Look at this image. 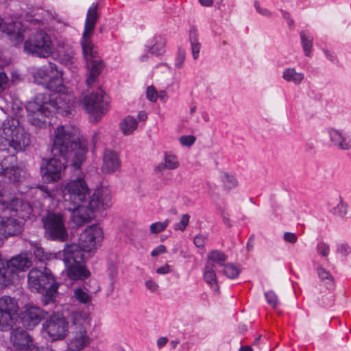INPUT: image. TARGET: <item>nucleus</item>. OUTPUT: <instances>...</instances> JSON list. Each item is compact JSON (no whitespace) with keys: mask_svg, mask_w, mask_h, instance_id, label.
Wrapping results in <instances>:
<instances>
[{"mask_svg":"<svg viewBox=\"0 0 351 351\" xmlns=\"http://www.w3.org/2000/svg\"><path fill=\"white\" fill-rule=\"evenodd\" d=\"M62 72L55 65L49 69L40 68L34 74L38 84H44L51 93H38L34 100L27 102L26 110L28 121L35 127L43 128L51 123L55 111L66 116L75 106V98L62 84Z\"/></svg>","mask_w":351,"mask_h":351,"instance_id":"1","label":"nucleus"},{"mask_svg":"<svg viewBox=\"0 0 351 351\" xmlns=\"http://www.w3.org/2000/svg\"><path fill=\"white\" fill-rule=\"evenodd\" d=\"M60 191L66 206L71 211V220L77 226L90 222L96 212L106 210L112 205L110 191L97 188L90 195L82 176L63 181Z\"/></svg>","mask_w":351,"mask_h":351,"instance_id":"2","label":"nucleus"},{"mask_svg":"<svg viewBox=\"0 0 351 351\" xmlns=\"http://www.w3.org/2000/svg\"><path fill=\"white\" fill-rule=\"evenodd\" d=\"M51 152L71 161V165L80 169L85 161L88 142L80 135L78 128L71 125L56 127L51 135Z\"/></svg>","mask_w":351,"mask_h":351,"instance_id":"3","label":"nucleus"},{"mask_svg":"<svg viewBox=\"0 0 351 351\" xmlns=\"http://www.w3.org/2000/svg\"><path fill=\"white\" fill-rule=\"evenodd\" d=\"M0 206L3 214L0 215V239L18 234L21 232V222L29 218L33 209L30 204L19 198H12L5 189L0 191Z\"/></svg>","mask_w":351,"mask_h":351,"instance_id":"4","label":"nucleus"},{"mask_svg":"<svg viewBox=\"0 0 351 351\" xmlns=\"http://www.w3.org/2000/svg\"><path fill=\"white\" fill-rule=\"evenodd\" d=\"M29 143V134L17 119L10 117L3 121L0 128L1 150L12 148L16 152H21Z\"/></svg>","mask_w":351,"mask_h":351,"instance_id":"5","label":"nucleus"},{"mask_svg":"<svg viewBox=\"0 0 351 351\" xmlns=\"http://www.w3.org/2000/svg\"><path fill=\"white\" fill-rule=\"evenodd\" d=\"M68 278L72 280H84L90 276L85 263L84 254L76 243L65 245L62 259Z\"/></svg>","mask_w":351,"mask_h":351,"instance_id":"6","label":"nucleus"},{"mask_svg":"<svg viewBox=\"0 0 351 351\" xmlns=\"http://www.w3.org/2000/svg\"><path fill=\"white\" fill-rule=\"evenodd\" d=\"M32 265V255L21 253L8 261L0 258V285L9 287L16 285L19 281V271H24Z\"/></svg>","mask_w":351,"mask_h":351,"instance_id":"7","label":"nucleus"},{"mask_svg":"<svg viewBox=\"0 0 351 351\" xmlns=\"http://www.w3.org/2000/svg\"><path fill=\"white\" fill-rule=\"evenodd\" d=\"M28 285L32 291H45L43 296L45 305L54 300L59 287L51 271L46 267L43 271L32 269L28 274Z\"/></svg>","mask_w":351,"mask_h":351,"instance_id":"8","label":"nucleus"},{"mask_svg":"<svg viewBox=\"0 0 351 351\" xmlns=\"http://www.w3.org/2000/svg\"><path fill=\"white\" fill-rule=\"evenodd\" d=\"M82 108L89 115L91 122H97L108 110L109 99L102 91L82 95L80 99Z\"/></svg>","mask_w":351,"mask_h":351,"instance_id":"9","label":"nucleus"},{"mask_svg":"<svg viewBox=\"0 0 351 351\" xmlns=\"http://www.w3.org/2000/svg\"><path fill=\"white\" fill-rule=\"evenodd\" d=\"M24 51L29 56L37 58H47L50 56L66 65H74L76 58L66 53L64 45H24Z\"/></svg>","mask_w":351,"mask_h":351,"instance_id":"10","label":"nucleus"},{"mask_svg":"<svg viewBox=\"0 0 351 351\" xmlns=\"http://www.w3.org/2000/svg\"><path fill=\"white\" fill-rule=\"evenodd\" d=\"M104 233L101 226L97 223L88 226L80 234L78 247L83 253H88L92 256L101 246Z\"/></svg>","mask_w":351,"mask_h":351,"instance_id":"11","label":"nucleus"},{"mask_svg":"<svg viewBox=\"0 0 351 351\" xmlns=\"http://www.w3.org/2000/svg\"><path fill=\"white\" fill-rule=\"evenodd\" d=\"M45 236L51 241L64 242L68 239V231L63 216L59 213H49L43 219Z\"/></svg>","mask_w":351,"mask_h":351,"instance_id":"12","label":"nucleus"},{"mask_svg":"<svg viewBox=\"0 0 351 351\" xmlns=\"http://www.w3.org/2000/svg\"><path fill=\"white\" fill-rule=\"evenodd\" d=\"M19 306L15 298L3 295L0 298V330H8L15 323Z\"/></svg>","mask_w":351,"mask_h":351,"instance_id":"13","label":"nucleus"},{"mask_svg":"<svg viewBox=\"0 0 351 351\" xmlns=\"http://www.w3.org/2000/svg\"><path fill=\"white\" fill-rule=\"evenodd\" d=\"M68 322L61 315H54L43 324V332L53 341L63 339L68 332Z\"/></svg>","mask_w":351,"mask_h":351,"instance_id":"14","label":"nucleus"},{"mask_svg":"<svg viewBox=\"0 0 351 351\" xmlns=\"http://www.w3.org/2000/svg\"><path fill=\"white\" fill-rule=\"evenodd\" d=\"M66 162L54 156L43 161L40 167L43 180L47 183L55 182L62 179L65 174Z\"/></svg>","mask_w":351,"mask_h":351,"instance_id":"15","label":"nucleus"},{"mask_svg":"<svg viewBox=\"0 0 351 351\" xmlns=\"http://www.w3.org/2000/svg\"><path fill=\"white\" fill-rule=\"evenodd\" d=\"M84 58L90 67L89 76L86 80L88 86H91L101 72L103 62L98 56L96 45H82Z\"/></svg>","mask_w":351,"mask_h":351,"instance_id":"16","label":"nucleus"},{"mask_svg":"<svg viewBox=\"0 0 351 351\" xmlns=\"http://www.w3.org/2000/svg\"><path fill=\"white\" fill-rule=\"evenodd\" d=\"M14 161L15 157L13 155H9L0 163V177L5 182L7 180L11 182H19L23 176L24 171L22 169L14 165L7 166L8 162L12 163Z\"/></svg>","mask_w":351,"mask_h":351,"instance_id":"17","label":"nucleus"},{"mask_svg":"<svg viewBox=\"0 0 351 351\" xmlns=\"http://www.w3.org/2000/svg\"><path fill=\"white\" fill-rule=\"evenodd\" d=\"M10 342L14 351H30L32 347L36 346L28 332L20 328L11 332Z\"/></svg>","mask_w":351,"mask_h":351,"instance_id":"18","label":"nucleus"},{"mask_svg":"<svg viewBox=\"0 0 351 351\" xmlns=\"http://www.w3.org/2000/svg\"><path fill=\"white\" fill-rule=\"evenodd\" d=\"M98 19V3H93L87 12L84 25V30L82 35V40L81 41V44H88L90 38L93 34L96 22Z\"/></svg>","mask_w":351,"mask_h":351,"instance_id":"19","label":"nucleus"},{"mask_svg":"<svg viewBox=\"0 0 351 351\" xmlns=\"http://www.w3.org/2000/svg\"><path fill=\"white\" fill-rule=\"evenodd\" d=\"M2 21L0 18V27L2 26V31L7 34L12 41L20 43L23 40L27 30L21 21L10 22L4 25Z\"/></svg>","mask_w":351,"mask_h":351,"instance_id":"20","label":"nucleus"},{"mask_svg":"<svg viewBox=\"0 0 351 351\" xmlns=\"http://www.w3.org/2000/svg\"><path fill=\"white\" fill-rule=\"evenodd\" d=\"M121 165V160L118 154L111 150L106 149L103 154V162L101 167V171L106 174H112L117 171Z\"/></svg>","mask_w":351,"mask_h":351,"instance_id":"21","label":"nucleus"},{"mask_svg":"<svg viewBox=\"0 0 351 351\" xmlns=\"http://www.w3.org/2000/svg\"><path fill=\"white\" fill-rule=\"evenodd\" d=\"M43 317V311L40 308L31 306L23 313L21 321L25 328L32 329L40 323Z\"/></svg>","mask_w":351,"mask_h":351,"instance_id":"22","label":"nucleus"},{"mask_svg":"<svg viewBox=\"0 0 351 351\" xmlns=\"http://www.w3.org/2000/svg\"><path fill=\"white\" fill-rule=\"evenodd\" d=\"M328 134L332 145L342 150L351 149V134L336 129H330Z\"/></svg>","mask_w":351,"mask_h":351,"instance_id":"23","label":"nucleus"},{"mask_svg":"<svg viewBox=\"0 0 351 351\" xmlns=\"http://www.w3.org/2000/svg\"><path fill=\"white\" fill-rule=\"evenodd\" d=\"M203 279L204 282L209 286L210 289L215 292H219V285L215 271V265L206 263L202 269Z\"/></svg>","mask_w":351,"mask_h":351,"instance_id":"24","label":"nucleus"},{"mask_svg":"<svg viewBox=\"0 0 351 351\" xmlns=\"http://www.w3.org/2000/svg\"><path fill=\"white\" fill-rule=\"evenodd\" d=\"M35 257L40 262H47L52 260H60L63 254L62 251L58 252H51L45 251L43 247L36 246L34 251Z\"/></svg>","mask_w":351,"mask_h":351,"instance_id":"25","label":"nucleus"},{"mask_svg":"<svg viewBox=\"0 0 351 351\" xmlns=\"http://www.w3.org/2000/svg\"><path fill=\"white\" fill-rule=\"evenodd\" d=\"M282 77L287 82L300 85L304 79V74L302 72H297L294 68L289 67L283 70Z\"/></svg>","mask_w":351,"mask_h":351,"instance_id":"26","label":"nucleus"},{"mask_svg":"<svg viewBox=\"0 0 351 351\" xmlns=\"http://www.w3.org/2000/svg\"><path fill=\"white\" fill-rule=\"evenodd\" d=\"M119 126L122 133L125 136H128L136 130L138 121L134 117L128 115L120 122Z\"/></svg>","mask_w":351,"mask_h":351,"instance_id":"27","label":"nucleus"},{"mask_svg":"<svg viewBox=\"0 0 351 351\" xmlns=\"http://www.w3.org/2000/svg\"><path fill=\"white\" fill-rule=\"evenodd\" d=\"M207 263L216 264L219 267L224 265L228 260V255L219 250H212L207 254Z\"/></svg>","mask_w":351,"mask_h":351,"instance_id":"28","label":"nucleus"},{"mask_svg":"<svg viewBox=\"0 0 351 351\" xmlns=\"http://www.w3.org/2000/svg\"><path fill=\"white\" fill-rule=\"evenodd\" d=\"M50 36L43 30H36L24 44H51Z\"/></svg>","mask_w":351,"mask_h":351,"instance_id":"29","label":"nucleus"},{"mask_svg":"<svg viewBox=\"0 0 351 351\" xmlns=\"http://www.w3.org/2000/svg\"><path fill=\"white\" fill-rule=\"evenodd\" d=\"M75 300L86 306L91 304L93 297L86 287H77L74 289Z\"/></svg>","mask_w":351,"mask_h":351,"instance_id":"30","label":"nucleus"},{"mask_svg":"<svg viewBox=\"0 0 351 351\" xmlns=\"http://www.w3.org/2000/svg\"><path fill=\"white\" fill-rule=\"evenodd\" d=\"M39 193L43 197V204L45 205L48 202V206L51 208L56 206L58 199L53 191H51L44 186L39 189Z\"/></svg>","mask_w":351,"mask_h":351,"instance_id":"31","label":"nucleus"},{"mask_svg":"<svg viewBox=\"0 0 351 351\" xmlns=\"http://www.w3.org/2000/svg\"><path fill=\"white\" fill-rule=\"evenodd\" d=\"M222 267V273L229 279L237 278L241 272V268L232 263H226Z\"/></svg>","mask_w":351,"mask_h":351,"instance_id":"32","label":"nucleus"},{"mask_svg":"<svg viewBox=\"0 0 351 351\" xmlns=\"http://www.w3.org/2000/svg\"><path fill=\"white\" fill-rule=\"evenodd\" d=\"M220 179L223 183L224 189L226 190L234 189L238 184V182L235 177L226 172L220 173Z\"/></svg>","mask_w":351,"mask_h":351,"instance_id":"33","label":"nucleus"},{"mask_svg":"<svg viewBox=\"0 0 351 351\" xmlns=\"http://www.w3.org/2000/svg\"><path fill=\"white\" fill-rule=\"evenodd\" d=\"M348 206L347 203L343 202L342 198L339 197V202L336 206L332 208L331 212L336 216L343 218L348 213Z\"/></svg>","mask_w":351,"mask_h":351,"instance_id":"34","label":"nucleus"},{"mask_svg":"<svg viewBox=\"0 0 351 351\" xmlns=\"http://www.w3.org/2000/svg\"><path fill=\"white\" fill-rule=\"evenodd\" d=\"M170 220L167 219L163 221H157L150 225L149 229L152 234H158L163 232L170 223Z\"/></svg>","mask_w":351,"mask_h":351,"instance_id":"35","label":"nucleus"},{"mask_svg":"<svg viewBox=\"0 0 351 351\" xmlns=\"http://www.w3.org/2000/svg\"><path fill=\"white\" fill-rule=\"evenodd\" d=\"M189 220L190 215L189 214L182 215L180 219V221L173 224V228L174 230L183 232L189 225Z\"/></svg>","mask_w":351,"mask_h":351,"instance_id":"36","label":"nucleus"},{"mask_svg":"<svg viewBox=\"0 0 351 351\" xmlns=\"http://www.w3.org/2000/svg\"><path fill=\"white\" fill-rule=\"evenodd\" d=\"M165 164L168 169H174L178 167L179 162L176 156L166 154L165 157Z\"/></svg>","mask_w":351,"mask_h":351,"instance_id":"37","label":"nucleus"},{"mask_svg":"<svg viewBox=\"0 0 351 351\" xmlns=\"http://www.w3.org/2000/svg\"><path fill=\"white\" fill-rule=\"evenodd\" d=\"M316 250L318 254L324 257L328 256L330 253L329 245L324 242H319L316 246Z\"/></svg>","mask_w":351,"mask_h":351,"instance_id":"38","label":"nucleus"},{"mask_svg":"<svg viewBox=\"0 0 351 351\" xmlns=\"http://www.w3.org/2000/svg\"><path fill=\"white\" fill-rule=\"evenodd\" d=\"M265 298L267 302L273 307H276L278 304V298L273 291H268L265 293Z\"/></svg>","mask_w":351,"mask_h":351,"instance_id":"39","label":"nucleus"},{"mask_svg":"<svg viewBox=\"0 0 351 351\" xmlns=\"http://www.w3.org/2000/svg\"><path fill=\"white\" fill-rule=\"evenodd\" d=\"M317 274L321 280H328L331 281L332 280V277L329 271H326L322 267H318L317 269Z\"/></svg>","mask_w":351,"mask_h":351,"instance_id":"40","label":"nucleus"},{"mask_svg":"<svg viewBox=\"0 0 351 351\" xmlns=\"http://www.w3.org/2000/svg\"><path fill=\"white\" fill-rule=\"evenodd\" d=\"M147 50L152 55L159 56L165 53L164 45H148Z\"/></svg>","mask_w":351,"mask_h":351,"instance_id":"41","label":"nucleus"},{"mask_svg":"<svg viewBox=\"0 0 351 351\" xmlns=\"http://www.w3.org/2000/svg\"><path fill=\"white\" fill-rule=\"evenodd\" d=\"M180 143L186 147H190L195 143L196 137L192 135L182 136L179 139Z\"/></svg>","mask_w":351,"mask_h":351,"instance_id":"42","label":"nucleus"},{"mask_svg":"<svg viewBox=\"0 0 351 351\" xmlns=\"http://www.w3.org/2000/svg\"><path fill=\"white\" fill-rule=\"evenodd\" d=\"M337 252L343 256H348L351 253V248L348 243H341L337 244Z\"/></svg>","mask_w":351,"mask_h":351,"instance_id":"43","label":"nucleus"},{"mask_svg":"<svg viewBox=\"0 0 351 351\" xmlns=\"http://www.w3.org/2000/svg\"><path fill=\"white\" fill-rule=\"evenodd\" d=\"M146 95H147V98L150 101H152V102L156 101V100H157V99L158 97V94L156 92L155 88L152 86L147 87Z\"/></svg>","mask_w":351,"mask_h":351,"instance_id":"44","label":"nucleus"},{"mask_svg":"<svg viewBox=\"0 0 351 351\" xmlns=\"http://www.w3.org/2000/svg\"><path fill=\"white\" fill-rule=\"evenodd\" d=\"M145 287L152 292H156L159 289V285L153 279L150 278L145 282Z\"/></svg>","mask_w":351,"mask_h":351,"instance_id":"45","label":"nucleus"},{"mask_svg":"<svg viewBox=\"0 0 351 351\" xmlns=\"http://www.w3.org/2000/svg\"><path fill=\"white\" fill-rule=\"evenodd\" d=\"M283 239L286 242L295 243L298 240L297 235L295 233L286 232L284 233Z\"/></svg>","mask_w":351,"mask_h":351,"instance_id":"46","label":"nucleus"},{"mask_svg":"<svg viewBox=\"0 0 351 351\" xmlns=\"http://www.w3.org/2000/svg\"><path fill=\"white\" fill-rule=\"evenodd\" d=\"M166 252V247L164 245H159L152 251L151 255L154 257H156L160 254H165Z\"/></svg>","mask_w":351,"mask_h":351,"instance_id":"47","label":"nucleus"},{"mask_svg":"<svg viewBox=\"0 0 351 351\" xmlns=\"http://www.w3.org/2000/svg\"><path fill=\"white\" fill-rule=\"evenodd\" d=\"M8 78L4 72H0V93L3 91L8 84Z\"/></svg>","mask_w":351,"mask_h":351,"instance_id":"48","label":"nucleus"},{"mask_svg":"<svg viewBox=\"0 0 351 351\" xmlns=\"http://www.w3.org/2000/svg\"><path fill=\"white\" fill-rule=\"evenodd\" d=\"M185 60V53L183 51H179L176 59L175 64L177 67L182 66L183 62Z\"/></svg>","mask_w":351,"mask_h":351,"instance_id":"49","label":"nucleus"},{"mask_svg":"<svg viewBox=\"0 0 351 351\" xmlns=\"http://www.w3.org/2000/svg\"><path fill=\"white\" fill-rule=\"evenodd\" d=\"M323 51L326 57V58L332 62L334 64H337L338 62V60L337 59V57L335 54L328 49H323Z\"/></svg>","mask_w":351,"mask_h":351,"instance_id":"50","label":"nucleus"},{"mask_svg":"<svg viewBox=\"0 0 351 351\" xmlns=\"http://www.w3.org/2000/svg\"><path fill=\"white\" fill-rule=\"evenodd\" d=\"M171 271V266L168 264H165L156 269V273L160 275H165Z\"/></svg>","mask_w":351,"mask_h":351,"instance_id":"51","label":"nucleus"},{"mask_svg":"<svg viewBox=\"0 0 351 351\" xmlns=\"http://www.w3.org/2000/svg\"><path fill=\"white\" fill-rule=\"evenodd\" d=\"M168 342V338L165 337H159L157 339L156 344L158 349H161L165 347Z\"/></svg>","mask_w":351,"mask_h":351,"instance_id":"52","label":"nucleus"},{"mask_svg":"<svg viewBox=\"0 0 351 351\" xmlns=\"http://www.w3.org/2000/svg\"><path fill=\"white\" fill-rule=\"evenodd\" d=\"M253 247H254V235H252L247 242V245H246V249L248 252H250L253 250Z\"/></svg>","mask_w":351,"mask_h":351,"instance_id":"53","label":"nucleus"},{"mask_svg":"<svg viewBox=\"0 0 351 351\" xmlns=\"http://www.w3.org/2000/svg\"><path fill=\"white\" fill-rule=\"evenodd\" d=\"M167 169V167L165 164V162H161L160 164H158L156 167H155V171L157 172V173H162V172L165 169Z\"/></svg>","mask_w":351,"mask_h":351,"instance_id":"54","label":"nucleus"},{"mask_svg":"<svg viewBox=\"0 0 351 351\" xmlns=\"http://www.w3.org/2000/svg\"><path fill=\"white\" fill-rule=\"evenodd\" d=\"M201 5L206 7H211L213 4V0H199Z\"/></svg>","mask_w":351,"mask_h":351,"instance_id":"55","label":"nucleus"},{"mask_svg":"<svg viewBox=\"0 0 351 351\" xmlns=\"http://www.w3.org/2000/svg\"><path fill=\"white\" fill-rule=\"evenodd\" d=\"M147 118V114L145 111H140L138 114V119L140 121H145Z\"/></svg>","mask_w":351,"mask_h":351,"instance_id":"56","label":"nucleus"},{"mask_svg":"<svg viewBox=\"0 0 351 351\" xmlns=\"http://www.w3.org/2000/svg\"><path fill=\"white\" fill-rule=\"evenodd\" d=\"M303 50L306 56H309L312 49V45H302Z\"/></svg>","mask_w":351,"mask_h":351,"instance_id":"57","label":"nucleus"},{"mask_svg":"<svg viewBox=\"0 0 351 351\" xmlns=\"http://www.w3.org/2000/svg\"><path fill=\"white\" fill-rule=\"evenodd\" d=\"M301 38L302 41L304 43H311L312 40L310 38L309 36H307L304 33H301Z\"/></svg>","mask_w":351,"mask_h":351,"instance_id":"58","label":"nucleus"},{"mask_svg":"<svg viewBox=\"0 0 351 351\" xmlns=\"http://www.w3.org/2000/svg\"><path fill=\"white\" fill-rule=\"evenodd\" d=\"M239 351H253L252 348L250 346H241L239 349Z\"/></svg>","mask_w":351,"mask_h":351,"instance_id":"59","label":"nucleus"},{"mask_svg":"<svg viewBox=\"0 0 351 351\" xmlns=\"http://www.w3.org/2000/svg\"><path fill=\"white\" fill-rule=\"evenodd\" d=\"M202 119H203L205 121H208V120H209V117H208V114H206V113H205V112L202 113Z\"/></svg>","mask_w":351,"mask_h":351,"instance_id":"60","label":"nucleus"},{"mask_svg":"<svg viewBox=\"0 0 351 351\" xmlns=\"http://www.w3.org/2000/svg\"><path fill=\"white\" fill-rule=\"evenodd\" d=\"M30 351H40V350L38 346H34L32 348Z\"/></svg>","mask_w":351,"mask_h":351,"instance_id":"61","label":"nucleus"},{"mask_svg":"<svg viewBox=\"0 0 351 351\" xmlns=\"http://www.w3.org/2000/svg\"><path fill=\"white\" fill-rule=\"evenodd\" d=\"M223 221L226 223L228 224V226H230V224L229 223V219L228 218L226 217H223Z\"/></svg>","mask_w":351,"mask_h":351,"instance_id":"62","label":"nucleus"},{"mask_svg":"<svg viewBox=\"0 0 351 351\" xmlns=\"http://www.w3.org/2000/svg\"><path fill=\"white\" fill-rule=\"evenodd\" d=\"M165 96V92H160V95H158V97H160L161 99H162Z\"/></svg>","mask_w":351,"mask_h":351,"instance_id":"63","label":"nucleus"},{"mask_svg":"<svg viewBox=\"0 0 351 351\" xmlns=\"http://www.w3.org/2000/svg\"><path fill=\"white\" fill-rule=\"evenodd\" d=\"M7 2V0H0V5H5Z\"/></svg>","mask_w":351,"mask_h":351,"instance_id":"64","label":"nucleus"}]
</instances>
